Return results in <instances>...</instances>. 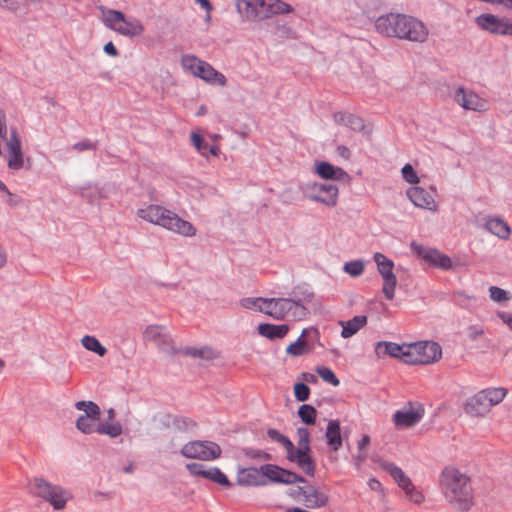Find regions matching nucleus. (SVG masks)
Listing matches in <instances>:
<instances>
[{"label":"nucleus","instance_id":"obj_13","mask_svg":"<svg viewBox=\"0 0 512 512\" xmlns=\"http://www.w3.org/2000/svg\"><path fill=\"white\" fill-rule=\"evenodd\" d=\"M262 470L266 478L274 483L291 485L306 482V479L303 476L278 465L265 464L262 465Z\"/></svg>","mask_w":512,"mask_h":512},{"label":"nucleus","instance_id":"obj_25","mask_svg":"<svg viewBox=\"0 0 512 512\" xmlns=\"http://www.w3.org/2000/svg\"><path fill=\"white\" fill-rule=\"evenodd\" d=\"M419 254L430 264H432L435 267L449 270L452 269V261L449 256L446 254L441 253L437 249L428 248L425 249L423 252H419Z\"/></svg>","mask_w":512,"mask_h":512},{"label":"nucleus","instance_id":"obj_6","mask_svg":"<svg viewBox=\"0 0 512 512\" xmlns=\"http://www.w3.org/2000/svg\"><path fill=\"white\" fill-rule=\"evenodd\" d=\"M182 66L185 70L209 84L219 85L221 87H225L227 85V79L222 73L215 70L208 62L203 61L196 56H183Z\"/></svg>","mask_w":512,"mask_h":512},{"label":"nucleus","instance_id":"obj_23","mask_svg":"<svg viewBox=\"0 0 512 512\" xmlns=\"http://www.w3.org/2000/svg\"><path fill=\"white\" fill-rule=\"evenodd\" d=\"M380 467L390 474L393 480L404 491L413 485L411 479L404 473V471L397 465L388 461H381Z\"/></svg>","mask_w":512,"mask_h":512},{"label":"nucleus","instance_id":"obj_16","mask_svg":"<svg viewBox=\"0 0 512 512\" xmlns=\"http://www.w3.org/2000/svg\"><path fill=\"white\" fill-rule=\"evenodd\" d=\"M312 298L313 292L305 285L296 286L291 290L289 299L296 303V316L305 318L308 315L309 311L305 304L310 303Z\"/></svg>","mask_w":512,"mask_h":512},{"label":"nucleus","instance_id":"obj_1","mask_svg":"<svg viewBox=\"0 0 512 512\" xmlns=\"http://www.w3.org/2000/svg\"><path fill=\"white\" fill-rule=\"evenodd\" d=\"M446 500L457 510L466 512L474 505L470 478L454 467H446L440 476Z\"/></svg>","mask_w":512,"mask_h":512},{"label":"nucleus","instance_id":"obj_17","mask_svg":"<svg viewBox=\"0 0 512 512\" xmlns=\"http://www.w3.org/2000/svg\"><path fill=\"white\" fill-rule=\"evenodd\" d=\"M406 194L416 207L427 210H436L434 197L424 188L419 186L410 187Z\"/></svg>","mask_w":512,"mask_h":512},{"label":"nucleus","instance_id":"obj_60","mask_svg":"<svg viewBox=\"0 0 512 512\" xmlns=\"http://www.w3.org/2000/svg\"><path fill=\"white\" fill-rule=\"evenodd\" d=\"M286 450L287 452V459H292V455L293 453L297 450V448H295L293 442L288 438V437H284L280 443Z\"/></svg>","mask_w":512,"mask_h":512},{"label":"nucleus","instance_id":"obj_21","mask_svg":"<svg viewBox=\"0 0 512 512\" xmlns=\"http://www.w3.org/2000/svg\"><path fill=\"white\" fill-rule=\"evenodd\" d=\"M262 466L257 469L254 467L242 469L238 475V483L243 486H260L265 484Z\"/></svg>","mask_w":512,"mask_h":512},{"label":"nucleus","instance_id":"obj_37","mask_svg":"<svg viewBox=\"0 0 512 512\" xmlns=\"http://www.w3.org/2000/svg\"><path fill=\"white\" fill-rule=\"evenodd\" d=\"M75 408L79 411H83V416H89L90 418H100L101 410L100 407L93 401H77Z\"/></svg>","mask_w":512,"mask_h":512},{"label":"nucleus","instance_id":"obj_20","mask_svg":"<svg viewBox=\"0 0 512 512\" xmlns=\"http://www.w3.org/2000/svg\"><path fill=\"white\" fill-rule=\"evenodd\" d=\"M275 311L272 313V318L276 320H302L303 316H296V303L287 298H276Z\"/></svg>","mask_w":512,"mask_h":512},{"label":"nucleus","instance_id":"obj_63","mask_svg":"<svg viewBox=\"0 0 512 512\" xmlns=\"http://www.w3.org/2000/svg\"><path fill=\"white\" fill-rule=\"evenodd\" d=\"M267 0H257L256 5L258 8V20L267 19Z\"/></svg>","mask_w":512,"mask_h":512},{"label":"nucleus","instance_id":"obj_64","mask_svg":"<svg viewBox=\"0 0 512 512\" xmlns=\"http://www.w3.org/2000/svg\"><path fill=\"white\" fill-rule=\"evenodd\" d=\"M497 315L512 330V313L499 311Z\"/></svg>","mask_w":512,"mask_h":512},{"label":"nucleus","instance_id":"obj_44","mask_svg":"<svg viewBox=\"0 0 512 512\" xmlns=\"http://www.w3.org/2000/svg\"><path fill=\"white\" fill-rule=\"evenodd\" d=\"M183 352L184 354L194 358L210 359L213 357V350L209 347L200 349L195 347H186Z\"/></svg>","mask_w":512,"mask_h":512},{"label":"nucleus","instance_id":"obj_48","mask_svg":"<svg viewBox=\"0 0 512 512\" xmlns=\"http://www.w3.org/2000/svg\"><path fill=\"white\" fill-rule=\"evenodd\" d=\"M165 328L160 325H150L145 329L144 336L147 340L158 341L164 335Z\"/></svg>","mask_w":512,"mask_h":512},{"label":"nucleus","instance_id":"obj_35","mask_svg":"<svg viewBox=\"0 0 512 512\" xmlns=\"http://www.w3.org/2000/svg\"><path fill=\"white\" fill-rule=\"evenodd\" d=\"M96 433L108 435L111 438H116L122 434V425L118 421L99 423L97 425Z\"/></svg>","mask_w":512,"mask_h":512},{"label":"nucleus","instance_id":"obj_4","mask_svg":"<svg viewBox=\"0 0 512 512\" xmlns=\"http://www.w3.org/2000/svg\"><path fill=\"white\" fill-rule=\"evenodd\" d=\"M103 23L107 28L129 38L138 37L145 31L139 19L126 17L123 12L113 9H108L104 13Z\"/></svg>","mask_w":512,"mask_h":512},{"label":"nucleus","instance_id":"obj_41","mask_svg":"<svg viewBox=\"0 0 512 512\" xmlns=\"http://www.w3.org/2000/svg\"><path fill=\"white\" fill-rule=\"evenodd\" d=\"M205 479L211 480L225 487H229L231 485L228 477L218 467L208 468Z\"/></svg>","mask_w":512,"mask_h":512},{"label":"nucleus","instance_id":"obj_15","mask_svg":"<svg viewBox=\"0 0 512 512\" xmlns=\"http://www.w3.org/2000/svg\"><path fill=\"white\" fill-rule=\"evenodd\" d=\"M297 495L303 497V504L310 509L324 507L328 503V495L314 486L298 487Z\"/></svg>","mask_w":512,"mask_h":512},{"label":"nucleus","instance_id":"obj_8","mask_svg":"<svg viewBox=\"0 0 512 512\" xmlns=\"http://www.w3.org/2000/svg\"><path fill=\"white\" fill-rule=\"evenodd\" d=\"M183 457L210 461L220 457L221 447L212 441H190L180 450Z\"/></svg>","mask_w":512,"mask_h":512},{"label":"nucleus","instance_id":"obj_33","mask_svg":"<svg viewBox=\"0 0 512 512\" xmlns=\"http://www.w3.org/2000/svg\"><path fill=\"white\" fill-rule=\"evenodd\" d=\"M257 0H237L236 10L247 20H258Z\"/></svg>","mask_w":512,"mask_h":512},{"label":"nucleus","instance_id":"obj_51","mask_svg":"<svg viewBox=\"0 0 512 512\" xmlns=\"http://www.w3.org/2000/svg\"><path fill=\"white\" fill-rule=\"evenodd\" d=\"M489 296L491 300L498 303L504 302L509 299L508 293L504 289L497 286H491L489 288Z\"/></svg>","mask_w":512,"mask_h":512},{"label":"nucleus","instance_id":"obj_27","mask_svg":"<svg viewBox=\"0 0 512 512\" xmlns=\"http://www.w3.org/2000/svg\"><path fill=\"white\" fill-rule=\"evenodd\" d=\"M311 450L297 449L290 462L296 463L308 476L315 475V462L310 455Z\"/></svg>","mask_w":512,"mask_h":512},{"label":"nucleus","instance_id":"obj_53","mask_svg":"<svg viewBox=\"0 0 512 512\" xmlns=\"http://www.w3.org/2000/svg\"><path fill=\"white\" fill-rule=\"evenodd\" d=\"M186 469L193 476H200L205 478L207 469L205 465L200 463H188L186 464Z\"/></svg>","mask_w":512,"mask_h":512},{"label":"nucleus","instance_id":"obj_36","mask_svg":"<svg viewBox=\"0 0 512 512\" xmlns=\"http://www.w3.org/2000/svg\"><path fill=\"white\" fill-rule=\"evenodd\" d=\"M81 343L85 349L94 352L101 357L105 356L107 353V349L94 336L85 335L82 338Z\"/></svg>","mask_w":512,"mask_h":512},{"label":"nucleus","instance_id":"obj_31","mask_svg":"<svg viewBox=\"0 0 512 512\" xmlns=\"http://www.w3.org/2000/svg\"><path fill=\"white\" fill-rule=\"evenodd\" d=\"M367 324V317L365 315H356L348 321H341L342 326L341 336L343 338H350L355 335L361 328Z\"/></svg>","mask_w":512,"mask_h":512},{"label":"nucleus","instance_id":"obj_43","mask_svg":"<svg viewBox=\"0 0 512 512\" xmlns=\"http://www.w3.org/2000/svg\"><path fill=\"white\" fill-rule=\"evenodd\" d=\"M316 373L322 378L324 382H327L334 387L339 386L340 380L331 368L326 366H318L316 368Z\"/></svg>","mask_w":512,"mask_h":512},{"label":"nucleus","instance_id":"obj_18","mask_svg":"<svg viewBox=\"0 0 512 512\" xmlns=\"http://www.w3.org/2000/svg\"><path fill=\"white\" fill-rule=\"evenodd\" d=\"M424 416V408L419 405L416 409L407 411L398 410L393 414V422L395 426L404 428L412 427L419 423Z\"/></svg>","mask_w":512,"mask_h":512},{"label":"nucleus","instance_id":"obj_42","mask_svg":"<svg viewBox=\"0 0 512 512\" xmlns=\"http://www.w3.org/2000/svg\"><path fill=\"white\" fill-rule=\"evenodd\" d=\"M408 344L399 345L394 342H389L386 345V350L388 352V356L401 358L405 363H407L408 355H406Z\"/></svg>","mask_w":512,"mask_h":512},{"label":"nucleus","instance_id":"obj_55","mask_svg":"<svg viewBox=\"0 0 512 512\" xmlns=\"http://www.w3.org/2000/svg\"><path fill=\"white\" fill-rule=\"evenodd\" d=\"M98 142H92L89 139L82 140L80 142H77L73 145V149L79 152L86 151V150H94L97 147Z\"/></svg>","mask_w":512,"mask_h":512},{"label":"nucleus","instance_id":"obj_61","mask_svg":"<svg viewBox=\"0 0 512 512\" xmlns=\"http://www.w3.org/2000/svg\"><path fill=\"white\" fill-rule=\"evenodd\" d=\"M468 337L470 340H477L483 333V329L477 325H471L467 329Z\"/></svg>","mask_w":512,"mask_h":512},{"label":"nucleus","instance_id":"obj_30","mask_svg":"<svg viewBox=\"0 0 512 512\" xmlns=\"http://www.w3.org/2000/svg\"><path fill=\"white\" fill-rule=\"evenodd\" d=\"M317 174L327 180H342L347 173L340 167H335L329 162H319L316 167Z\"/></svg>","mask_w":512,"mask_h":512},{"label":"nucleus","instance_id":"obj_57","mask_svg":"<svg viewBox=\"0 0 512 512\" xmlns=\"http://www.w3.org/2000/svg\"><path fill=\"white\" fill-rule=\"evenodd\" d=\"M241 305H242V307H244L246 309H253V310L258 311V307L261 306V297H257V298H252V297L243 298L241 300Z\"/></svg>","mask_w":512,"mask_h":512},{"label":"nucleus","instance_id":"obj_5","mask_svg":"<svg viewBox=\"0 0 512 512\" xmlns=\"http://www.w3.org/2000/svg\"><path fill=\"white\" fill-rule=\"evenodd\" d=\"M31 490L37 497L50 503L54 510H61L72 498L71 493L60 485L52 484L42 477H35L31 483Z\"/></svg>","mask_w":512,"mask_h":512},{"label":"nucleus","instance_id":"obj_9","mask_svg":"<svg viewBox=\"0 0 512 512\" xmlns=\"http://www.w3.org/2000/svg\"><path fill=\"white\" fill-rule=\"evenodd\" d=\"M429 37V29L419 18L403 14L399 40L413 43H424Z\"/></svg>","mask_w":512,"mask_h":512},{"label":"nucleus","instance_id":"obj_24","mask_svg":"<svg viewBox=\"0 0 512 512\" xmlns=\"http://www.w3.org/2000/svg\"><path fill=\"white\" fill-rule=\"evenodd\" d=\"M73 193L79 194L83 199H85L90 204L98 203L101 199L105 198L103 189L99 185L92 183H88L83 186L73 187Z\"/></svg>","mask_w":512,"mask_h":512},{"label":"nucleus","instance_id":"obj_29","mask_svg":"<svg viewBox=\"0 0 512 512\" xmlns=\"http://www.w3.org/2000/svg\"><path fill=\"white\" fill-rule=\"evenodd\" d=\"M288 331L289 326L286 324L261 323L258 326V333L270 340L282 339L287 335Z\"/></svg>","mask_w":512,"mask_h":512},{"label":"nucleus","instance_id":"obj_7","mask_svg":"<svg viewBox=\"0 0 512 512\" xmlns=\"http://www.w3.org/2000/svg\"><path fill=\"white\" fill-rule=\"evenodd\" d=\"M406 355H408L407 364H430L441 358L442 349L437 342L419 341L408 344Z\"/></svg>","mask_w":512,"mask_h":512},{"label":"nucleus","instance_id":"obj_46","mask_svg":"<svg viewBox=\"0 0 512 512\" xmlns=\"http://www.w3.org/2000/svg\"><path fill=\"white\" fill-rule=\"evenodd\" d=\"M344 271L353 276H360L364 271V263L361 260L349 261L344 264Z\"/></svg>","mask_w":512,"mask_h":512},{"label":"nucleus","instance_id":"obj_50","mask_svg":"<svg viewBox=\"0 0 512 512\" xmlns=\"http://www.w3.org/2000/svg\"><path fill=\"white\" fill-rule=\"evenodd\" d=\"M403 179L410 184H417L419 182V178L413 168V166L409 163L405 164L401 170Z\"/></svg>","mask_w":512,"mask_h":512},{"label":"nucleus","instance_id":"obj_56","mask_svg":"<svg viewBox=\"0 0 512 512\" xmlns=\"http://www.w3.org/2000/svg\"><path fill=\"white\" fill-rule=\"evenodd\" d=\"M245 454L250 457V458H253V459H261V460H270L271 459V455L263 450H259V449H247L245 451Z\"/></svg>","mask_w":512,"mask_h":512},{"label":"nucleus","instance_id":"obj_47","mask_svg":"<svg viewBox=\"0 0 512 512\" xmlns=\"http://www.w3.org/2000/svg\"><path fill=\"white\" fill-rule=\"evenodd\" d=\"M191 142H192V145L196 148V150L201 155L207 157V155H208V143L205 142L204 138L200 134L193 132L191 134Z\"/></svg>","mask_w":512,"mask_h":512},{"label":"nucleus","instance_id":"obj_39","mask_svg":"<svg viewBox=\"0 0 512 512\" xmlns=\"http://www.w3.org/2000/svg\"><path fill=\"white\" fill-rule=\"evenodd\" d=\"M7 165L12 170H19L24 165V157L21 148L8 149Z\"/></svg>","mask_w":512,"mask_h":512},{"label":"nucleus","instance_id":"obj_34","mask_svg":"<svg viewBox=\"0 0 512 512\" xmlns=\"http://www.w3.org/2000/svg\"><path fill=\"white\" fill-rule=\"evenodd\" d=\"M267 19L274 15L288 14L293 12V7L282 0H267Z\"/></svg>","mask_w":512,"mask_h":512},{"label":"nucleus","instance_id":"obj_62","mask_svg":"<svg viewBox=\"0 0 512 512\" xmlns=\"http://www.w3.org/2000/svg\"><path fill=\"white\" fill-rule=\"evenodd\" d=\"M388 341H378L375 344V354L378 358H384L385 356H388V352L386 350V345L388 344Z\"/></svg>","mask_w":512,"mask_h":512},{"label":"nucleus","instance_id":"obj_45","mask_svg":"<svg viewBox=\"0 0 512 512\" xmlns=\"http://www.w3.org/2000/svg\"><path fill=\"white\" fill-rule=\"evenodd\" d=\"M297 435H298L297 449L311 450L309 429L304 426L298 427Z\"/></svg>","mask_w":512,"mask_h":512},{"label":"nucleus","instance_id":"obj_32","mask_svg":"<svg viewBox=\"0 0 512 512\" xmlns=\"http://www.w3.org/2000/svg\"><path fill=\"white\" fill-rule=\"evenodd\" d=\"M41 0H0V7L11 12L25 14L31 7L36 6Z\"/></svg>","mask_w":512,"mask_h":512},{"label":"nucleus","instance_id":"obj_38","mask_svg":"<svg viewBox=\"0 0 512 512\" xmlns=\"http://www.w3.org/2000/svg\"><path fill=\"white\" fill-rule=\"evenodd\" d=\"M100 418H90L89 416L80 415L76 420V428L84 434H92L96 432L95 424Z\"/></svg>","mask_w":512,"mask_h":512},{"label":"nucleus","instance_id":"obj_49","mask_svg":"<svg viewBox=\"0 0 512 512\" xmlns=\"http://www.w3.org/2000/svg\"><path fill=\"white\" fill-rule=\"evenodd\" d=\"M294 395L297 401L304 402L309 398L310 388L305 383L298 382L294 385Z\"/></svg>","mask_w":512,"mask_h":512},{"label":"nucleus","instance_id":"obj_14","mask_svg":"<svg viewBox=\"0 0 512 512\" xmlns=\"http://www.w3.org/2000/svg\"><path fill=\"white\" fill-rule=\"evenodd\" d=\"M455 102L466 110L484 111L487 107V102L480 98L473 91H467L463 87H459L454 93Z\"/></svg>","mask_w":512,"mask_h":512},{"label":"nucleus","instance_id":"obj_58","mask_svg":"<svg viewBox=\"0 0 512 512\" xmlns=\"http://www.w3.org/2000/svg\"><path fill=\"white\" fill-rule=\"evenodd\" d=\"M304 352L305 348L296 341L288 345L286 348V353L294 357L301 356Z\"/></svg>","mask_w":512,"mask_h":512},{"label":"nucleus","instance_id":"obj_10","mask_svg":"<svg viewBox=\"0 0 512 512\" xmlns=\"http://www.w3.org/2000/svg\"><path fill=\"white\" fill-rule=\"evenodd\" d=\"M373 259L377 264L378 272L384 281L382 292L386 299L392 300L394 298L395 288L397 285V278L393 272L394 262L380 252L375 253Z\"/></svg>","mask_w":512,"mask_h":512},{"label":"nucleus","instance_id":"obj_40","mask_svg":"<svg viewBox=\"0 0 512 512\" xmlns=\"http://www.w3.org/2000/svg\"><path fill=\"white\" fill-rule=\"evenodd\" d=\"M298 416L306 425H313L316 421L317 411L309 404H303L298 409Z\"/></svg>","mask_w":512,"mask_h":512},{"label":"nucleus","instance_id":"obj_2","mask_svg":"<svg viewBox=\"0 0 512 512\" xmlns=\"http://www.w3.org/2000/svg\"><path fill=\"white\" fill-rule=\"evenodd\" d=\"M137 215L149 223L159 225L184 237H193L197 232L191 222L180 218L175 212L160 205L150 204L138 209Z\"/></svg>","mask_w":512,"mask_h":512},{"label":"nucleus","instance_id":"obj_28","mask_svg":"<svg viewBox=\"0 0 512 512\" xmlns=\"http://www.w3.org/2000/svg\"><path fill=\"white\" fill-rule=\"evenodd\" d=\"M485 229L503 240H507L511 234L510 226L500 217H490L487 219Z\"/></svg>","mask_w":512,"mask_h":512},{"label":"nucleus","instance_id":"obj_54","mask_svg":"<svg viewBox=\"0 0 512 512\" xmlns=\"http://www.w3.org/2000/svg\"><path fill=\"white\" fill-rule=\"evenodd\" d=\"M406 496L415 504H421L424 501V495L418 491L414 485L405 490Z\"/></svg>","mask_w":512,"mask_h":512},{"label":"nucleus","instance_id":"obj_19","mask_svg":"<svg viewBox=\"0 0 512 512\" xmlns=\"http://www.w3.org/2000/svg\"><path fill=\"white\" fill-rule=\"evenodd\" d=\"M508 18H499L493 14H481L476 18L479 27L492 34L504 35Z\"/></svg>","mask_w":512,"mask_h":512},{"label":"nucleus","instance_id":"obj_26","mask_svg":"<svg viewBox=\"0 0 512 512\" xmlns=\"http://www.w3.org/2000/svg\"><path fill=\"white\" fill-rule=\"evenodd\" d=\"M333 119L337 124L346 126L353 131L361 132L365 129L363 119L349 112H335L333 114Z\"/></svg>","mask_w":512,"mask_h":512},{"label":"nucleus","instance_id":"obj_59","mask_svg":"<svg viewBox=\"0 0 512 512\" xmlns=\"http://www.w3.org/2000/svg\"><path fill=\"white\" fill-rule=\"evenodd\" d=\"M21 148V141L16 129H11L8 141V149Z\"/></svg>","mask_w":512,"mask_h":512},{"label":"nucleus","instance_id":"obj_52","mask_svg":"<svg viewBox=\"0 0 512 512\" xmlns=\"http://www.w3.org/2000/svg\"><path fill=\"white\" fill-rule=\"evenodd\" d=\"M276 298H262L261 306L258 307V311L267 314L272 317V313L275 311Z\"/></svg>","mask_w":512,"mask_h":512},{"label":"nucleus","instance_id":"obj_11","mask_svg":"<svg viewBox=\"0 0 512 512\" xmlns=\"http://www.w3.org/2000/svg\"><path fill=\"white\" fill-rule=\"evenodd\" d=\"M338 187L335 184L307 183L305 194L315 202H320L328 207H334L338 201Z\"/></svg>","mask_w":512,"mask_h":512},{"label":"nucleus","instance_id":"obj_3","mask_svg":"<svg viewBox=\"0 0 512 512\" xmlns=\"http://www.w3.org/2000/svg\"><path fill=\"white\" fill-rule=\"evenodd\" d=\"M507 389L503 387L487 388L479 391L464 403V411L470 416H484L491 407L503 401Z\"/></svg>","mask_w":512,"mask_h":512},{"label":"nucleus","instance_id":"obj_22","mask_svg":"<svg viewBox=\"0 0 512 512\" xmlns=\"http://www.w3.org/2000/svg\"><path fill=\"white\" fill-rule=\"evenodd\" d=\"M326 444L332 451H338L342 446L341 427L339 420L332 419L328 421L325 431Z\"/></svg>","mask_w":512,"mask_h":512},{"label":"nucleus","instance_id":"obj_12","mask_svg":"<svg viewBox=\"0 0 512 512\" xmlns=\"http://www.w3.org/2000/svg\"><path fill=\"white\" fill-rule=\"evenodd\" d=\"M404 13H387L379 16L374 23L375 30L382 36L399 39Z\"/></svg>","mask_w":512,"mask_h":512}]
</instances>
